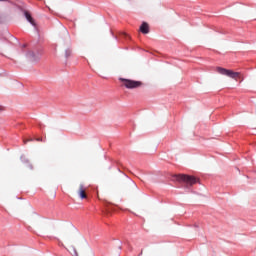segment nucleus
Listing matches in <instances>:
<instances>
[{
  "instance_id": "15",
  "label": "nucleus",
  "mask_w": 256,
  "mask_h": 256,
  "mask_svg": "<svg viewBox=\"0 0 256 256\" xmlns=\"http://www.w3.org/2000/svg\"><path fill=\"white\" fill-rule=\"evenodd\" d=\"M0 1H7V0H0Z\"/></svg>"
},
{
  "instance_id": "10",
  "label": "nucleus",
  "mask_w": 256,
  "mask_h": 256,
  "mask_svg": "<svg viewBox=\"0 0 256 256\" xmlns=\"http://www.w3.org/2000/svg\"><path fill=\"white\" fill-rule=\"evenodd\" d=\"M72 251H73V255L74 256H79V254L77 253V249H75L74 246L71 247Z\"/></svg>"
},
{
  "instance_id": "7",
  "label": "nucleus",
  "mask_w": 256,
  "mask_h": 256,
  "mask_svg": "<svg viewBox=\"0 0 256 256\" xmlns=\"http://www.w3.org/2000/svg\"><path fill=\"white\" fill-rule=\"evenodd\" d=\"M78 195H79L80 199H87V195L85 194V188H84L83 184L80 185Z\"/></svg>"
},
{
  "instance_id": "9",
  "label": "nucleus",
  "mask_w": 256,
  "mask_h": 256,
  "mask_svg": "<svg viewBox=\"0 0 256 256\" xmlns=\"http://www.w3.org/2000/svg\"><path fill=\"white\" fill-rule=\"evenodd\" d=\"M22 163H29V159H27L24 155L20 157Z\"/></svg>"
},
{
  "instance_id": "5",
  "label": "nucleus",
  "mask_w": 256,
  "mask_h": 256,
  "mask_svg": "<svg viewBox=\"0 0 256 256\" xmlns=\"http://www.w3.org/2000/svg\"><path fill=\"white\" fill-rule=\"evenodd\" d=\"M24 17L26 18V20L28 21V23H30V25H32L33 27H35V20L33 19V17L31 16V13H29L28 11H24Z\"/></svg>"
},
{
  "instance_id": "13",
  "label": "nucleus",
  "mask_w": 256,
  "mask_h": 256,
  "mask_svg": "<svg viewBox=\"0 0 256 256\" xmlns=\"http://www.w3.org/2000/svg\"><path fill=\"white\" fill-rule=\"evenodd\" d=\"M131 183L134 185V187H137V184L133 181H131Z\"/></svg>"
},
{
  "instance_id": "11",
  "label": "nucleus",
  "mask_w": 256,
  "mask_h": 256,
  "mask_svg": "<svg viewBox=\"0 0 256 256\" xmlns=\"http://www.w3.org/2000/svg\"><path fill=\"white\" fill-rule=\"evenodd\" d=\"M28 167H29V169H33V165L32 164H28Z\"/></svg>"
},
{
  "instance_id": "1",
  "label": "nucleus",
  "mask_w": 256,
  "mask_h": 256,
  "mask_svg": "<svg viewBox=\"0 0 256 256\" xmlns=\"http://www.w3.org/2000/svg\"><path fill=\"white\" fill-rule=\"evenodd\" d=\"M174 179L176 181H179L180 183H185L186 185H195L197 183V178L186 175V174H178L174 176Z\"/></svg>"
},
{
  "instance_id": "6",
  "label": "nucleus",
  "mask_w": 256,
  "mask_h": 256,
  "mask_svg": "<svg viewBox=\"0 0 256 256\" xmlns=\"http://www.w3.org/2000/svg\"><path fill=\"white\" fill-rule=\"evenodd\" d=\"M140 33H143V35H147V33H149V24L147 22H142L140 26Z\"/></svg>"
},
{
  "instance_id": "16",
  "label": "nucleus",
  "mask_w": 256,
  "mask_h": 256,
  "mask_svg": "<svg viewBox=\"0 0 256 256\" xmlns=\"http://www.w3.org/2000/svg\"><path fill=\"white\" fill-rule=\"evenodd\" d=\"M119 249H121V246H119Z\"/></svg>"
},
{
  "instance_id": "12",
  "label": "nucleus",
  "mask_w": 256,
  "mask_h": 256,
  "mask_svg": "<svg viewBox=\"0 0 256 256\" xmlns=\"http://www.w3.org/2000/svg\"><path fill=\"white\" fill-rule=\"evenodd\" d=\"M36 141H43V138H37Z\"/></svg>"
},
{
  "instance_id": "14",
  "label": "nucleus",
  "mask_w": 256,
  "mask_h": 256,
  "mask_svg": "<svg viewBox=\"0 0 256 256\" xmlns=\"http://www.w3.org/2000/svg\"><path fill=\"white\" fill-rule=\"evenodd\" d=\"M28 141H33V139H30V140H24V143H27Z\"/></svg>"
},
{
  "instance_id": "3",
  "label": "nucleus",
  "mask_w": 256,
  "mask_h": 256,
  "mask_svg": "<svg viewBox=\"0 0 256 256\" xmlns=\"http://www.w3.org/2000/svg\"><path fill=\"white\" fill-rule=\"evenodd\" d=\"M120 81H123L126 89H137L142 85L141 81H135V80L125 79V78H120Z\"/></svg>"
},
{
  "instance_id": "4",
  "label": "nucleus",
  "mask_w": 256,
  "mask_h": 256,
  "mask_svg": "<svg viewBox=\"0 0 256 256\" xmlns=\"http://www.w3.org/2000/svg\"><path fill=\"white\" fill-rule=\"evenodd\" d=\"M217 72L220 75H225L226 77H230V79H237V76L239 75V72H233L232 70H228L221 67L217 68Z\"/></svg>"
},
{
  "instance_id": "2",
  "label": "nucleus",
  "mask_w": 256,
  "mask_h": 256,
  "mask_svg": "<svg viewBox=\"0 0 256 256\" xmlns=\"http://www.w3.org/2000/svg\"><path fill=\"white\" fill-rule=\"evenodd\" d=\"M43 55V49L37 50V52L28 51L26 57L30 63H39L41 56Z\"/></svg>"
},
{
  "instance_id": "8",
  "label": "nucleus",
  "mask_w": 256,
  "mask_h": 256,
  "mask_svg": "<svg viewBox=\"0 0 256 256\" xmlns=\"http://www.w3.org/2000/svg\"><path fill=\"white\" fill-rule=\"evenodd\" d=\"M73 54V50H71V48H67L65 50V59L67 61V59H69V57H71V55Z\"/></svg>"
}]
</instances>
